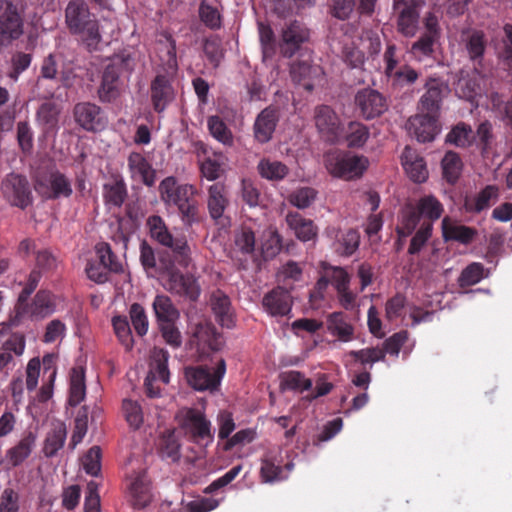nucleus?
Returning a JSON list of instances; mask_svg holds the SVG:
<instances>
[{
    "mask_svg": "<svg viewBox=\"0 0 512 512\" xmlns=\"http://www.w3.org/2000/svg\"><path fill=\"white\" fill-rule=\"evenodd\" d=\"M161 200L168 206L178 209L181 221L192 227L202 220L199 203L195 198L197 190L191 184H178L173 176L166 177L159 184Z\"/></svg>",
    "mask_w": 512,
    "mask_h": 512,
    "instance_id": "1",
    "label": "nucleus"
},
{
    "mask_svg": "<svg viewBox=\"0 0 512 512\" xmlns=\"http://www.w3.org/2000/svg\"><path fill=\"white\" fill-rule=\"evenodd\" d=\"M65 24L72 35H77L89 51H95L102 39L99 21L90 11L86 0H70L65 8Z\"/></svg>",
    "mask_w": 512,
    "mask_h": 512,
    "instance_id": "2",
    "label": "nucleus"
},
{
    "mask_svg": "<svg viewBox=\"0 0 512 512\" xmlns=\"http://www.w3.org/2000/svg\"><path fill=\"white\" fill-rule=\"evenodd\" d=\"M135 64L134 57L127 52L116 54L110 59L102 72L101 83L97 91L101 102L110 103L120 96L121 77L125 74L130 75Z\"/></svg>",
    "mask_w": 512,
    "mask_h": 512,
    "instance_id": "3",
    "label": "nucleus"
},
{
    "mask_svg": "<svg viewBox=\"0 0 512 512\" xmlns=\"http://www.w3.org/2000/svg\"><path fill=\"white\" fill-rule=\"evenodd\" d=\"M179 426L185 437L200 447H208L214 441V430L205 413L197 408H185L178 414Z\"/></svg>",
    "mask_w": 512,
    "mask_h": 512,
    "instance_id": "4",
    "label": "nucleus"
},
{
    "mask_svg": "<svg viewBox=\"0 0 512 512\" xmlns=\"http://www.w3.org/2000/svg\"><path fill=\"white\" fill-rule=\"evenodd\" d=\"M147 226L152 239L160 245L169 248L178 262V265L187 267L191 261V249L185 236L174 237L168 230L165 221L158 215L147 219Z\"/></svg>",
    "mask_w": 512,
    "mask_h": 512,
    "instance_id": "5",
    "label": "nucleus"
},
{
    "mask_svg": "<svg viewBox=\"0 0 512 512\" xmlns=\"http://www.w3.org/2000/svg\"><path fill=\"white\" fill-rule=\"evenodd\" d=\"M34 188L46 200L69 198L73 194L70 178L56 167L38 171L34 176Z\"/></svg>",
    "mask_w": 512,
    "mask_h": 512,
    "instance_id": "6",
    "label": "nucleus"
},
{
    "mask_svg": "<svg viewBox=\"0 0 512 512\" xmlns=\"http://www.w3.org/2000/svg\"><path fill=\"white\" fill-rule=\"evenodd\" d=\"M21 308L23 309H20L19 303H16L13 313L3 325L8 328L17 327L25 316L34 320L44 319L55 311L56 304L53 294L48 290L41 289L30 302L26 300L22 303Z\"/></svg>",
    "mask_w": 512,
    "mask_h": 512,
    "instance_id": "7",
    "label": "nucleus"
},
{
    "mask_svg": "<svg viewBox=\"0 0 512 512\" xmlns=\"http://www.w3.org/2000/svg\"><path fill=\"white\" fill-rule=\"evenodd\" d=\"M226 372V362L219 359L215 367L207 365L188 366L184 375L190 387L197 391H216Z\"/></svg>",
    "mask_w": 512,
    "mask_h": 512,
    "instance_id": "8",
    "label": "nucleus"
},
{
    "mask_svg": "<svg viewBox=\"0 0 512 512\" xmlns=\"http://www.w3.org/2000/svg\"><path fill=\"white\" fill-rule=\"evenodd\" d=\"M325 166L332 176L351 180L363 175L369 166V160L365 156L332 152L326 155Z\"/></svg>",
    "mask_w": 512,
    "mask_h": 512,
    "instance_id": "9",
    "label": "nucleus"
},
{
    "mask_svg": "<svg viewBox=\"0 0 512 512\" xmlns=\"http://www.w3.org/2000/svg\"><path fill=\"white\" fill-rule=\"evenodd\" d=\"M24 32L21 9L10 0H0V50L19 39Z\"/></svg>",
    "mask_w": 512,
    "mask_h": 512,
    "instance_id": "10",
    "label": "nucleus"
},
{
    "mask_svg": "<svg viewBox=\"0 0 512 512\" xmlns=\"http://www.w3.org/2000/svg\"><path fill=\"white\" fill-rule=\"evenodd\" d=\"M1 194L12 206L25 209L32 203V192L26 176L9 173L1 182Z\"/></svg>",
    "mask_w": 512,
    "mask_h": 512,
    "instance_id": "11",
    "label": "nucleus"
},
{
    "mask_svg": "<svg viewBox=\"0 0 512 512\" xmlns=\"http://www.w3.org/2000/svg\"><path fill=\"white\" fill-rule=\"evenodd\" d=\"M309 36V30L304 23L298 20L286 23L278 43L280 54L285 58H292L308 41Z\"/></svg>",
    "mask_w": 512,
    "mask_h": 512,
    "instance_id": "12",
    "label": "nucleus"
},
{
    "mask_svg": "<svg viewBox=\"0 0 512 512\" xmlns=\"http://www.w3.org/2000/svg\"><path fill=\"white\" fill-rule=\"evenodd\" d=\"M73 117L82 129L93 133L104 130L108 123L101 107L91 102L77 103L73 108Z\"/></svg>",
    "mask_w": 512,
    "mask_h": 512,
    "instance_id": "13",
    "label": "nucleus"
},
{
    "mask_svg": "<svg viewBox=\"0 0 512 512\" xmlns=\"http://www.w3.org/2000/svg\"><path fill=\"white\" fill-rule=\"evenodd\" d=\"M355 105L360 115L366 120L379 117L388 109L386 98L371 88H364L356 93Z\"/></svg>",
    "mask_w": 512,
    "mask_h": 512,
    "instance_id": "14",
    "label": "nucleus"
},
{
    "mask_svg": "<svg viewBox=\"0 0 512 512\" xmlns=\"http://www.w3.org/2000/svg\"><path fill=\"white\" fill-rule=\"evenodd\" d=\"M408 133L419 142H431L439 132L437 114L428 113L411 116L407 123Z\"/></svg>",
    "mask_w": 512,
    "mask_h": 512,
    "instance_id": "15",
    "label": "nucleus"
},
{
    "mask_svg": "<svg viewBox=\"0 0 512 512\" xmlns=\"http://www.w3.org/2000/svg\"><path fill=\"white\" fill-rule=\"evenodd\" d=\"M314 120L318 132L329 142H335L341 131V121L337 113L328 105L315 108Z\"/></svg>",
    "mask_w": 512,
    "mask_h": 512,
    "instance_id": "16",
    "label": "nucleus"
},
{
    "mask_svg": "<svg viewBox=\"0 0 512 512\" xmlns=\"http://www.w3.org/2000/svg\"><path fill=\"white\" fill-rule=\"evenodd\" d=\"M279 110L275 106L264 108L255 118L253 124V137L259 144H266L273 138L279 122Z\"/></svg>",
    "mask_w": 512,
    "mask_h": 512,
    "instance_id": "17",
    "label": "nucleus"
},
{
    "mask_svg": "<svg viewBox=\"0 0 512 512\" xmlns=\"http://www.w3.org/2000/svg\"><path fill=\"white\" fill-rule=\"evenodd\" d=\"M150 97L153 109L157 113L163 112L174 100L175 91L170 78L165 74H158L151 81Z\"/></svg>",
    "mask_w": 512,
    "mask_h": 512,
    "instance_id": "18",
    "label": "nucleus"
},
{
    "mask_svg": "<svg viewBox=\"0 0 512 512\" xmlns=\"http://www.w3.org/2000/svg\"><path fill=\"white\" fill-rule=\"evenodd\" d=\"M327 236L333 240L332 248L340 256L349 257L359 248L360 234L356 229L340 230L331 227L327 229Z\"/></svg>",
    "mask_w": 512,
    "mask_h": 512,
    "instance_id": "19",
    "label": "nucleus"
},
{
    "mask_svg": "<svg viewBox=\"0 0 512 512\" xmlns=\"http://www.w3.org/2000/svg\"><path fill=\"white\" fill-rule=\"evenodd\" d=\"M166 289L193 302L198 300L201 292L197 280L192 275L183 274L180 271L167 277Z\"/></svg>",
    "mask_w": 512,
    "mask_h": 512,
    "instance_id": "20",
    "label": "nucleus"
},
{
    "mask_svg": "<svg viewBox=\"0 0 512 512\" xmlns=\"http://www.w3.org/2000/svg\"><path fill=\"white\" fill-rule=\"evenodd\" d=\"M500 195L499 187L496 185H487L477 194L466 195L463 202V208L467 213L479 214L488 210L498 201Z\"/></svg>",
    "mask_w": 512,
    "mask_h": 512,
    "instance_id": "21",
    "label": "nucleus"
},
{
    "mask_svg": "<svg viewBox=\"0 0 512 512\" xmlns=\"http://www.w3.org/2000/svg\"><path fill=\"white\" fill-rule=\"evenodd\" d=\"M229 205L227 191L222 183H214L208 188L207 209L215 224H223L224 213Z\"/></svg>",
    "mask_w": 512,
    "mask_h": 512,
    "instance_id": "22",
    "label": "nucleus"
},
{
    "mask_svg": "<svg viewBox=\"0 0 512 512\" xmlns=\"http://www.w3.org/2000/svg\"><path fill=\"white\" fill-rule=\"evenodd\" d=\"M262 305L271 316H285L291 311L292 297L288 290L278 286L263 297Z\"/></svg>",
    "mask_w": 512,
    "mask_h": 512,
    "instance_id": "23",
    "label": "nucleus"
},
{
    "mask_svg": "<svg viewBox=\"0 0 512 512\" xmlns=\"http://www.w3.org/2000/svg\"><path fill=\"white\" fill-rule=\"evenodd\" d=\"M127 165L132 179L139 180L148 187L155 184V170L144 155L139 152H131L127 159Z\"/></svg>",
    "mask_w": 512,
    "mask_h": 512,
    "instance_id": "24",
    "label": "nucleus"
},
{
    "mask_svg": "<svg viewBox=\"0 0 512 512\" xmlns=\"http://www.w3.org/2000/svg\"><path fill=\"white\" fill-rule=\"evenodd\" d=\"M402 166L407 176L416 183H423L428 178V169L424 158L409 146H406L401 155Z\"/></svg>",
    "mask_w": 512,
    "mask_h": 512,
    "instance_id": "25",
    "label": "nucleus"
},
{
    "mask_svg": "<svg viewBox=\"0 0 512 512\" xmlns=\"http://www.w3.org/2000/svg\"><path fill=\"white\" fill-rule=\"evenodd\" d=\"M210 306L215 315L216 321L226 328H232L235 325L234 313L230 298L222 290L217 289L211 293Z\"/></svg>",
    "mask_w": 512,
    "mask_h": 512,
    "instance_id": "26",
    "label": "nucleus"
},
{
    "mask_svg": "<svg viewBox=\"0 0 512 512\" xmlns=\"http://www.w3.org/2000/svg\"><path fill=\"white\" fill-rule=\"evenodd\" d=\"M131 503L134 508L142 509L152 500L150 480L145 471L135 473L129 484Z\"/></svg>",
    "mask_w": 512,
    "mask_h": 512,
    "instance_id": "27",
    "label": "nucleus"
},
{
    "mask_svg": "<svg viewBox=\"0 0 512 512\" xmlns=\"http://www.w3.org/2000/svg\"><path fill=\"white\" fill-rule=\"evenodd\" d=\"M426 92L420 99L422 110L437 114L447 85L439 78L430 77L425 84Z\"/></svg>",
    "mask_w": 512,
    "mask_h": 512,
    "instance_id": "28",
    "label": "nucleus"
},
{
    "mask_svg": "<svg viewBox=\"0 0 512 512\" xmlns=\"http://www.w3.org/2000/svg\"><path fill=\"white\" fill-rule=\"evenodd\" d=\"M322 73V69L319 66L311 65L307 60H297L290 65V76L292 81L303 86L307 91L313 90V80L321 76Z\"/></svg>",
    "mask_w": 512,
    "mask_h": 512,
    "instance_id": "29",
    "label": "nucleus"
},
{
    "mask_svg": "<svg viewBox=\"0 0 512 512\" xmlns=\"http://www.w3.org/2000/svg\"><path fill=\"white\" fill-rule=\"evenodd\" d=\"M441 226L445 241H455L463 245H468L472 243L478 235L475 228L458 224L449 217H445L442 220Z\"/></svg>",
    "mask_w": 512,
    "mask_h": 512,
    "instance_id": "30",
    "label": "nucleus"
},
{
    "mask_svg": "<svg viewBox=\"0 0 512 512\" xmlns=\"http://www.w3.org/2000/svg\"><path fill=\"white\" fill-rule=\"evenodd\" d=\"M285 220L288 227L293 230L295 236L300 241L307 242L317 237V226L311 219L303 217L299 212H288Z\"/></svg>",
    "mask_w": 512,
    "mask_h": 512,
    "instance_id": "31",
    "label": "nucleus"
},
{
    "mask_svg": "<svg viewBox=\"0 0 512 512\" xmlns=\"http://www.w3.org/2000/svg\"><path fill=\"white\" fill-rule=\"evenodd\" d=\"M419 2H406L401 4V8L394 9L399 13L397 19L398 31L406 37L415 34L419 19Z\"/></svg>",
    "mask_w": 512,
    "mask_h": 512,
    "instance_id": "32",
    "label": "nucleus"
},
{
    "mask_svg": "<svg viewBox=\"0 0 512 512\" xmlns=\"http://www.w3.org/2000/svg\"><path fill=\"white\" fill-rule=\"evenodd\" d=\"M25 349V338L23 335L12 334L0 349V372L7 371L14 367V356L22 355Z\"/></svg>",
    "mask_w": 512,
    "mask_h": 512,
    "instance_id": "33",
    "label": "nucleus"
},
{
    "mask_svg": "<svg viewBox=\"0 0 512 512\" xmlns=\"http://www.w3.org/2000/svg\"><path fill=\"white\" fill-rule=\"evenodd\" d=\"M60 107L52 101L43 102L36 111V122L44 134H50L58 129Z\"/></svg>",
    "mask_w": 512,
    "mask_h": 512,
    "instance_id": "34",
    "label": "nucleus"
},
{
    "mask_svg": "<svg viewBox=\"0 0 512 512\" xmlns=\"http://www.w3.org/2000/svg\"><path fill=\"white\" fill-rule=\"evenodd\" d=\"M326 326L328 332L337 337L339 341L349 342L354 339V327L348 322L343 312H333L327 316Z\"/></svg>",
    "mask_w": 512,
    "mask_h": 512,
    "instance_id": "35",
    "label": "nucleus"
},
{
    "mask_svg": "<svg viewBox=\"0 0 512 512\" xmlns=\"http://www.w3.org/2000/svg\"><path fill=\"white\" fill-rule=\"evenodd\" d=\"M259 176L270 182H280L289 174V168L281 161L263 157L256 166Z\"/></svg>",
    "mask_w": 512,
    "mask_h": 512,
    "instance_id": "36",
    "label": "nucleus"
},
{
    "mask_svg": "<svg viewBox=\"0 0 512 512\" xmlns=\"http://www.w3.org/2000/svg\"><path fill=\"white\" fill-rule=\"evenodd\" d=\"M158 325L177 322L180 312L167 295H156L152 303Z\"/></svg>",
    "mask_w": 512,
    "mask_h": 512,
    "instance_id": "37",
    "label": "nucleus"
},
{
    "mask_svg": "<svg viewBox=\"0 0 512 512\" xmlns=\"http://www.w3.org/2000/svg\"><path fill=\"white\" fill-rule=\"evenodd\" d=\"M36 436L33 432H27L14 447L6 453V458L13 467L21 465L31 454L35 446Z\"/></svg>",
    "mask_w": 512,
    "mask_h": 512,
    "instance_id": "38",
    "label": "nucleus"
},
{
    "mask_svg": "<svg viewBox=\"0 0 512 512\" xmlns=\"http://www.w3.org/2000/svg\"><path fill=\"white\" fill-rule=\"evenodd\" d=\"M85 395V370L82 366L73 367L70 371V389L68 402L71 406H77L84 400Z\"/></svg>",
    "mask_w": 512,
    "mask_h": 512,
    "instance_id": "39",
    "label": "nucleus"
},
{
    "mask_svg": "<svg viewBox=\"0 0 512 512\" xmlns=\"http://www.w3.org/2000/svg\"><path fill=\"white\" fill-rule=\"evenodd\" d=\"M67 437V430L64 423H57L48 432L44 441L43 453L46 457L51 458L63 448Z\"/></svg>",
    "mask_w": 512,
    "mask_h": 512,
    "instance_id": "40",
    "label": "nucleus"
},
{
    "mask_svg": "<svg viewBox=\"0 0 512 512\" xmlns=\"http://www.w3.org/2000/svg\"><path fill=\"white\" fill-rule=\"evenodd\" d=\"M103 197L107 205L121 207L127 198V187L122 177H117L111 183L103 186Z\"/></svg>",
    "mask_w": 512,
    "mask_h": 512,
    "instance_id": "41",
    "label": "nucleus"
},
{
    "mask_svg": "<svg viewBox=\"0 0 512 512\" xmlns=\"http://www.w3.org/2000/svg\"><path fill=\"white\" fill-rule=\"evenodd\" d=\"M420 215L414 204L408 203L401 210L400 222L396 228L399 238L408 237L416 229L420 222Z\"/></svg>",
    "mask_w": 512,
    "mask_h": 512,
    "instance_id": "42",
    "label": "nucleus"
},
{
    "mask_svg": "<svg viewBox=\"0 0 512 512\" xmlns=\"http://www.w3.org/2000/svg\"><path fill=\"white\" fill-rule=\"evenodd\" d=\"M150 378L159 379L163 383L169 382L168 359L169 353L163 348L155 347L152 351Z\"/></svg>",
    "mask_w": 512,
    "mask_h": 512,
    "instance_id": "43",
    "label": "nucleus"
},
{
    "mask_svg": "<svg viewBox=\"0 0 512 512\" xmlns=\"http://www.w3.org/2000/svg\"><path fill=\"white\" fill-rule=\"evenodd\" d=\"M414 207L420 217L429 220V223L439 219L444 212L442 203L433 195L421 197L416 204H414Z\"/></svg>",
    "mask_w": 512,
    "mask_h": 512,
    "instance_id": "44",
    "label": "nucleus"
},
{
    "mask_svg": "<svg viewBox=\"0 0 512 512\" xmlns=\"http://www.w3.org/2000/svg\"><path fill=\"white\" fill-rule=\"evenodd\" d=\"M322 274L336 291L350 286L351 276L347 270L341 266H333L327 262L321 264Z\"/></svg>",
    "mask_w": 512,
    "mask_h": 512,
    "instance_id": "45",
    "label": "nucleus"
},
{
    "mask_svg": "<svg viewBox=\"0 0 512 512\" xmlns=\"http://www.w3.org/2000/svg\"><path fill=\"white\" fill-rule=\"evenodd\" d=\"M370 137L369 128L358 121L348 123L345 130V140L349 148H362Z\"/></svg>",
    "mask_w": 512,
    "mask_h": 512,
    "instance_id": "46",
    "label": "nucleus"
},
{
    "mask_svg": "<svg viewBox=\"0 0 512 512\" xmlns=\"http://www.w3.org/2000/svg\"><path fill=\"white\" fill-rule=\"evenodd\" d=\"M441 165L443 178L449 184H455L460 177L463 166L460 156L456 152L448 151L444 155Z\"/></svg>",
    "mask_w": 512,
    "mask_h": 512,
    "instance_id": "47",
    "label": "nucleus"
},
{
    "mask_svg": "<svg viewBox=\"0 0 512 512\" xmlns=\"http://www.w3.org/2000/svg\"><path fill=\"white\" fill-rule=\"evenodd\" d=\"M194 337L197 339L198 345L207 344L212 351H219L222 348V336L212 325H197Z\"/></svg>",
    "mask_w": 512,
    "mask_h": 512,
    "instance_id": "48",
    "label": "nucleus"
},
{
    "mask_svg": "<svg viewBox=\"0 0 512 512\" xmlns=\"http://www.w3.org/2000/svg\"><path fill=\"white\" fill-rule=\"evenodd\" d=\"M282 467L277 457L271 453H267L261 459L260 476L263 482L272 483L281 480Z\"/></svg>",
    "mask_w": 512,
    "mask_h": 512,
    "instance_id": "49",
    "label": "nucleus"
},
{
    "mask_svg": "<svg viewBox=\"0 0 512 512\" xmlns=\"http://www.w3.org/2000/svg\"><path fill=\"white\" fill-rule=\"evenodd\" d=\"M210 134L224 145L232 146L234 139L231 130L226 123L217 115L210 116L207 120Z\"/></svg>",
    "mask_w": 512,
    "mask_h": 512,
    "instance_id": "50",
    "label": "nucleus"
},
{
    "mask_svg": "<svg viewBox=\"0 0 512 512\" xmlns=\"http://www.w3.org/2000/svg\"><path fill=\"white\" fill-rule=\"evenodd\" d=\"M446 142L460 148H466L472 143V129L466 123H458L446 136Z\"/></svg>",
    "mask_w": 512,
    "mask_h": 512,
    "instance_id": "51",
    "label": "nucleus"
},
{
    "mask_svg": "<svg viewBox=\"0 0 512 512\" xmlns=\"http://www.w3.org/2000/svg\"><path fill=\"white\" fill-rule=\"evenodd\" d=\"M281 383L286 388L299 392L309 390L312 387L311 379L306 378L302 372L295 370L282 373Z\"/></svg>",
    "mask_w": 512,
    "mask_h": 512,
    "instance_id": "52",
    "label": "nucleus"
},
{
    "mask_svg": "<svg viewBox=\"0 0 512 512\" xmlns=\"http://www.w3.org/2000/svg\"><path fill=\"white\" fill-rule=\"evenodd\" d=\"M112 325L120 343L125 347L127 351L131 350L134 344V340L127 317L114 316L112 318Z\"/></svg>",
    "mask_w": 512,
    "mask_h": 512,
    "instance_id": "53",
    "label": "nucleus"
},
{
    "mask_svg": "<svg viewBox=\"0 0 512 512\" xmlns=\"http://www.w3.org/2000/svg\"><path fill=\"white\" fill-rule=\"evenodd\" d=\"M122 410L129 426L133 429L140 428L144 420L140 404L131 399H124L122 403Z\"/></svg>",
    "mask_w": 512,
    "mask_h": 512,
    "instance_id": "54",
    "label": "nucleus"
},
{
    "mask_svg": "<svg viewBox=\"0 0 512 512\" xmlns=\"http://www.w3.org/2000/svg\"><path fill=\"white\" fill-rule=\"evenodd\" d=\"M466 49L472 61L480 63L486 49V41L481 31H474L466 42Z\"/></svg>",
    "mask_w": 512,
    "mask_h": 512,
    "instance_id": "55",
    "label": "nucleus"
},
{
    "mask_svg": "<svg viewBox=\"0 0 512 512\" xmlns=\"http://www.w3.org/2000/svg\"><path fill=\"white\" fill-rule=\"evenodd\" d=\"M95 250L99 258V262L104 266V268H107L112 272H119L121 270V264L117 261L116 255L112 252L108 243H98Z\"/></svg>",
    "mask_w": 512,
    "mask_h": 512,
    "instance_id": "56",
    "label": "nucleus"
},
{
    "mask_svg": "<svg viewBox=\"0 0 512 512\" xmlns=\"http://www.w3.org/2000/svg\"><path fill=\"white\" fill-rule=\"evenodd\" d=\"M317 191L311 187H301L288 196V201L298 209L308 208L316 199Z\"/></svg>",
    "mask_w": 512,
    "mask_h": 512,
    "instance_id": "57",
    "label": "nucleus"
},
{
    "mask_svg": "<svg viewBox=\"0 0 512 512\" xmlns=\"http://www.w3.org/2000/svg\"><path fill=\"white\" fill-rule=\"evenodd\" d=\"M17 142L24 154H30L33 150L34 133L27 121L17 123Z\"/></svg>",
    "mask_w": 512,
    "mask_h": 512,
    "instance_id": "58",
    "label": "nucleus"
},
{
    "mask_svg": "<svg viewBox=\"0 0 512 512\" xmlns=\"http://www.w3.org/2000/svg\"><path fill=\"white\" fill-rule=\"evenodd\" d=\"M199 17L203 24L212 30H216L221 27V15L218 9L209 5L205 1L200 3Z\"/></svg>",
    "mask_w": 512,
    "mask_h": 512,
    "instance_id": "59",
    "label": "nucleus"
},
{
    "mask_svg": "<svg viewBox=\"0 0 512 512\" xmlns=\"http://www.w3.org/2000/svg\"><path fill=\"white\" fill-rule=\"evenodd\" d=\"M129 315L132 325L139 336H144L148 331V318L145 309L139 303H133L130 306Z\"/></svg>",
    "mask_w": 512,
    "mask_h": 512,
    "instance_id": "60",
    "label": "nucleus"
},
{
    "mask_svg": "<svg viewBox=\"0 0 512 512\" xmlns=\"http://www.w3.org/2000/svg\"><path fill=\"white\" fill-rule=\"evenodd\" d=\"M349 355L361 364H373L378 361L385 359V351H382L379 347H370L361 350H352Z\"/></svg>",
    "mask_w": 512,
    "mask_h": 512,
    "instance_id": "61",
    "label": "nucleus"
},
{
    "mask_svg": "<svg viewBox=\"0 0 512 512\" xmlns=\"http://www.w3.org/2000/svg\"><path fill=\"white\" fill-rule=\"evenodd\" d=\"M484 267L481 263L473 262L469 264L461 273L459 283L461 287L472 286L483 278Z\"/></svg>",
    "mask_w": 512,
    "mask_h": 512,
    "instance_id": "62",
    "label": "nucleus"
},
{
    "mask_svg": "<svg viewBox=\"0 0 512 512\" xmlns=\"http://www.w3.org/2000/svg\"><path fill=\"white\" fill-rule=\"evenodd\" d=\"M432 233V223L423 222L418 231L412 237L408 253L410 255H415L421 251L423 246L426 244L428 239L431 237Z\"/></svg>",
    "mask_w": 512,
    "mask_h": 512,
    "instance_id": "63",
    "label": "nucleus"
},
{
    "mask_svg": "<svg viewBox=\"0 0 512 512\" xmlns=\"http://www.w3.org/2000/svg\"><path fill=\"white\" fill-rule=\"evenodd\" d=\"M20 495L13 488H5L0 495V512H19Z\"/></svg>",
    "mask_w": 512,
    "mask_h": 512,
    "instance_id": "64",
    "label": "nucleus"
}]
</instances>
